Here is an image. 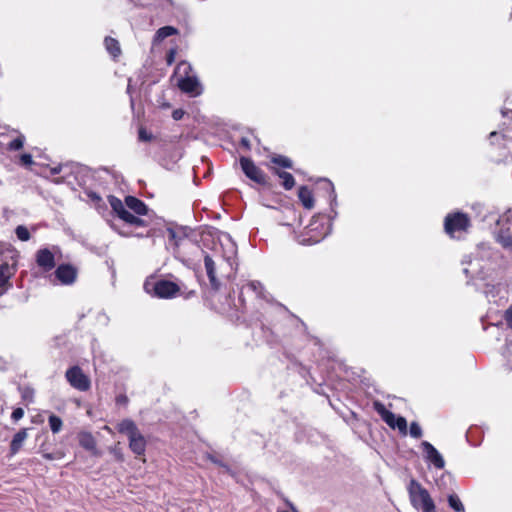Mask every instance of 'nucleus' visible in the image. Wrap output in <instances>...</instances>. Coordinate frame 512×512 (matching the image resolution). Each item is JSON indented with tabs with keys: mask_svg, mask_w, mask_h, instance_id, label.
Returning a JSON list of instances; mask_svg holds the SVG:
<instances>
[{
	"mask_svg": "<svg viewBox=\"0 0 512 512\" xmlns=\"http://www.w3.org/2000/svg\"><path fill=\"white\" fill-rule=\"evenodd\" d=\"M174 79L180 90L191 97H197L202 93V85L193 74L192 67L188 62H180L177 65Z\"/></svg>",
	"mask_w": 512,
	"mask_h": 512,
	"instance_id": "obj_1",
	"label": "nucleus"
},
{
	"mask_svg": "<svg viewBox=\"0 0 512 512\" xmlns=\"http://www.w3.org/2000/svg\"><path fill=\"white\" fill-rule=\"evenodd\" d=\"M119 433L125 434L129 440L130 450L137 456L145 454L147 441L138 429L136 423L131 419H123L117 424Z\"/></svg>",
	"mask_w": 512,
	"mask_h": 512,
	"instance_id": "obj_2",
	"label": "nucleus"
},
{
	"mask_svg": "<svg viewBox=\"0 0 512 512\" xmlns=\"http://www.w3.org/2000/svg\"><path fill=\"white\" fill-rule=\"evenodd\" d=\"M407 491L411 505L421 512H436L435 503L427 489H425L418 481L411 479Z\"/></svg>",
	"mask_w": 512,
	"mask_h": 512,
	"instance_id": "obj_3",
	"label": "nucleus"
},
{
	"mask_svg": "<svg viewBox=\"0 0 512 512\" xmlns=\"http://www.w3.org/2000/svg\"><path fill=\"white\" fill-rule=\"evenodd\" d=\"M214 249L225 261V268L221 267L223 273L229 275L236 269L237 246L235 242L229 234L221 233L218 236V243L215 245Z\"/></svg>",
	"mask_w": 512,
	"mask_h": 512,
	"instance_id": "obj_4",
	"label": "nucleus"
},
{
	"mask_svg": "<svg viewBox=\"0 0 512 512\" xmlns=\"http://www.w3.org/2000/svg\"><path fill=\"white\" fill-rule=\"evenodd\" d=\"M144 290L158 298H172L179 292V287L171 281L151 278L145 281Z\"/></svg>",
	"mask_w": 512,
	"mask_h": 512,
	"instance_id": "obj_5",
	"label": "nucleus"
},
{
	"mask_svg": "<svg viewBox=\"0 0 512 512\" xmlns=\"http://www.w3.org/2000/svg\"><path fill=\"white\" fill-rule=\"evenodd\" d=\"M490 249L488 246L482 245L478 247L476 256L472 259L470 257H466L463 260V264H467V267L463 268V271L466 275L478 276L480 278H484V262H486L490 258Z\"/></svg>",
	"mask_w": 512,
	"mask_h": 512,
	"instance_id": "obj_6",
	"label": "nucleus"
},
{
	"mask_svg": "<svg viewBox=\"0 0 512 512\" xmlns=\"http://www.w3.org/2000/svg\"><path fill=\"white\" fill-rule=\"evenodd\" d=\"M445 231L451 237H460L469 227V219L466 214L456 212L446 216Z\"/></svg>",
	"mask_w": 512,
	"mask_h": 512,
	"instance_id": "obj_7",
	"label": "nucleus"
},
{
	"mask_svg": "<svg viewBox=\"0 0 512 512\" xmlns=\"http://www.w3.org/2000/svg\"><path fill=\"white\" fill-rule=\"evenodd\" d=\"M374 409L389 427L392 429H398L403 435L407 434V421L404 417L396 416L380 402L374 403Z\"/></svg>",
	"mask_w": 512,
	"mask_h": 512,
	"instance_id": "obj_8",
	"label": "nucleus"
},
{
	"mask_svg": "<svg viewBox=\"0 0 512 512\" xmlns=\"http://www.w3.org/2000/svg\"><path fill=\"white\" fill-rule=\"evenodd\" d=\"M497 224L499 226L496 232L497 241L503 247L512 249V210L501 216Z\"/></svg>",
	"mask_w": 512,
	"mask_h": 512,
	"instance_id": "obj_9",
	"label": "nucleus"
},
{
	"mask_svg": "<svg viewBox=\"0 0 512 512\" xmlns=\"http://www.w3.org/2000/svg\"><path fill=\"white\" fill-rule=\"evenodd\" d=\"M65 378L78 391L85 392L90 389L91 381L79 366L70 367L65 373Z\"/></svg>",
	"mask_w": 512,
	"mask_h": 512,
	"instance_id": "obj_10",
	"label": "nucleus"
},
{
	"mask_svg": "<svg viewBox=\"0 0 512 512\" xmlns=\"http://www.w3.org/2000/svg\"><path fill=\"white\" fill-rule=\"evenodd\" d=\"M319 227L318 220L313 218L306 232L299 237L298 242L302 245H312L320 242L328 234L329 227L322 226L321 231Z\"/></svg>",
	"mask_w": 512,
	"mask_h": 512,
	"instance_id": "obj_11",
	"label": "nucleus"
},
{
	"mask_svg": "<svg viewBox=\"0 0 512 512\" xmlns=\"http://www.w3.org/2000/svg\"><path fill=\"white\" fill-rule=\"evenodd\" d=\"M109 204L111 205L114 212L117 213L120 219L125 221L128 224L135 226H143L144 221L139 217L131 214L128 210L125 209L124 204L120 199L114 196L109 197Z\"/></svg>",
	"mask_w": 512,
	"mask_h": 512,
	"instance_id": "obj_12",
	"label": "nucleus"
},
{
	"mask_svg": "<svg viewBox=\"0 0 512 512\" xmlns=\"http://www.w3.org/2000/svg\"><path fill=\"white\" fill-rule=\"evenodd\" d=\"M424 458L426 462L433 465L436 469H443L445 467V460L439 451L428 441L421 443Z\"/></svg>",
	"mask_w": 512,
	"mask_h": 512,
	"instance_id": "obj_13",
	"label": "nucleus"
},
{
	"mask_svg": "<svg viewBox=\"0 0 512 512\" xmlns=\"http://www.w3.org/2000/svg\"><path fill=\"white\" fill-rule=\"evenodd\" d=\"M240 165L244 172V174L251 179L252 181L258 184L265 183V175L264 173L249 159L246 157H241Z\"/></svg>",
	"mask_w": 512,
	"mask_h": 512,
	"instance_id": "obj_14",
	"label": "nucleus"
},
{
	"mask_svg": "<svg viewBox=\"0 0 512 512\" xmlns=\"http://www.w3.org/2000/svg\"><path fill=\"white\" fill-rule=\"evenodd\" d=\"M55 276L63 285H71L76 281L77 269L70 264H62L55 270Z\"/></svg>",
	"mask_w": 512,
	"mask_h": 512,
	"instance_id": "obj_15",
	"label": "nucleus"
},
{
	"mask_svg": "<svg viewBox=\"0 0 512 512\" xmlns=\"http://www.w3.org/2000/svg\"><path fill=\"white\" fill-rule=\"evenodd\" d=\"M36 263L44 271H50L55 266L54 254L47 248H43L36 253Z\"/></svg>",
	"mask_w": 512,
	"mask_h": 512,
	"instance_id": "obj_16",
	"label": "nucleus"
},
{
	"mask_svg": "<svg viewBox=\"0 0 512 512\" xmlns=\"http://www.w3.org/2000/svg\"><path fill=\"white\" fill-rule=\"evenodd\" d=\"M15 273L13 265H9L6 261L0 263V294H2L10 285L9 279Z\"/></svg>",
	"mask_w": 512,
	"mask_h": 512,
	"instance_id": "obj_17",
	"label": "nucleus"
},
{
	"mask_svg": "<svg viewBox=\"0 0 512 512\" xmlns=\"http://www.w3.org/2000/svg\"><path fill=\"white\" fill-rule=\"evenodd\" d=\"M79 444L86 450L90 451L95 456H100L101 453L96 447V441L93 435L89 432H81L78 435Z\"/></svg>",
	"mask_w": 512,
	"mask_h": 512,
	"instance_id": "obj_18",
	"label": "nucleus"
},
{
	"mask_svg": "<svg viewBox=\"0 0 512 512\" xmlns=\"http://www.w3.org/2000/svg\"><path fill=\"white\" fill-rule=\"evenodd\" d=\"M204 266H205L206 273L209 278L211 286L214 289H218L220 286V283L216 277L215 262L209 255H205V257H204Z\"/></svg>",
	"mask_w": 512,
	"mask_h": 512,
	"instance_id": "obj_19",
	"label": "nucleus"
},
{
	"mask_svg": "<svg viewBox=\"0 0 512 512\" xmlns=\"http://www.w3.org/2000/svg\"><path fill=\"white\" fill-rule=\"evenodd\" d=\"M125 205L137 215H145L147 213L146 205L141 200L133 196H127L125 198Z\"/></svg>",
	"mask_w": 512,
	"mask_h": 512,
	"instance_id": "obj_20",
	"label": "nucleus"
},
{
	"mask_svg": "<svg viewBox=\"0 0 512 512\" xmlns=\"http://www.w3.org/2000/svg\"><path fill=\"white\" fill-rule=\"evenodd\" d=\"M27 436L26 429H22L14 435L10 444L11 455H15L20 450Z\"/></svg>",
	"mask_w": 512,
	"mask_h": 512,
	"instance_id": "obj_21",
	"label": "nucleus"
},
{
	"mask_svg": "<svg viewBox=\"0 0 512 512\" xmlns=\"http://www.w3.org/2000/svg\"><path fill=\"white\" fill-rule=\"evenodd\" d=\"M298 197L302 205L306 209H312L314 207V197L312 192L305 186L299 188Z\"/></svg>",
	"mask_w": 512,
	"mask_h": 512,
	"instance_id": "obj_22",
	"label": "nucleus"
},
{
	"mask_svg": "<svg viewBox=\"0 0 512 512\" xmlns=\"http://www.w3.org/2000/svg\"><path fill=\"white\" fill-rule=\"evenodd\" d=\"M104 45L107 50V52L116 59L121 54V48L119 42L112 38V37H106L104 39Z\"/></svg>",
	"mask_w": 512,
	"mask_h": 512,
	"instance_id": "obj_23",
	"label": "nucleus"
},
{
	"mask_svg": "<svg viewBox=\"0 0 512 512\" xmlns=\"http://www.w3.org/2000/svg\"><path fill=\"white\" fill-rule=\"evenodd\" d=\"M178 31L176 28L172 26H164L157 30L155 36H154V43H159L163 41L165 38L177 34Z\"/></svg>",
	"mask_w": 512,
	"mask_h": 512,
	"instance_id": "obj_24",
	"label": "nucleus"
},
{
	"mask_svg": "<svg viewBox=\"0 0 512 512\" xmlns=\"http://www.w3.org/2000/svg\"><path fill=\"white\" fill-rule=\"evenodd\" d=\"M276 173L278 174L279 178L282 179V185L286 190H290L293 188V186L295 185V180L290 173L279 171H276Z\"/></svg>",
	"mask_w": 512,
	"mask_h": 512,
	"instance_id": "obj_25",
	"label": "nucleus"
},
{
	"mask_svg": "<svg viewBox=\"0 0 512 512\" xmlns=\"http://www.w3.org/2000/svg\"><path fill=\"white\" fill-rule=\"evenodd\" d=\"M448 504L456 512H465L464 505L456 494H450L448 496Z\"/></svg>",
	"mask_w": 512,
	"mask_h": 512,
	"instance_id": "obj_26",
	"label": "nucleus"
},
{
	"mask_svg": "<svg viewBox=\"0 0 512 512\" xmlns=\"http://www.w3.org/2000/svg\"><path fill=\"white\" fill-rule=\"evenodd\" d=\"M62 425V420L58 416L54 414L49 416V426L53 433H58L62 429Z\"/></svg>",
	"mask_w": 512,
	"mask_h": 512,
	"instance_id": "obj_27",
	"label": "nucleus"
},
{
	"mask_svg": "<svg viewBox=\"0 0 512 512\" xmlns=\"http://www.w3.org/2000/svg\"><path fill=\"white\" fill-rule=\"evenodd\" d=\"M15 232L18 239L21 241H28L30 239V233L28 229L23 225L17 226Z\"/></svg>",
	"mask_w": 512,
	"mask_h": 512,
	"instance_id": "obj_28",
	"label": "nucleus"
},
{
	"mask_svg": "<svg viewBox=\"0 0 512 512\" xmlns=\"http://www.w3.org/2000/svg\"><path fill=\"white\" fill-rule=\"evenodd\" d=\"M272 162L279 165V166H282L284 168H291L292 167V162L289 158L287 157H284V156H276V157H273L272 158Z\"/></svg>",
	"mask_w": 512,
	"mask_h": 512,
	"instance_id": "obj_29",
	"label": "nucleus"
},
{
	"mask_svg": "<svg viewBox=\"0 0 512 512\" xmlns=\"http://www.w3.org/2000/svg\"><path fill=\"white\" fill-rule=\"evenodd\" d=\"M249 288L257 293L260 297H265L264 295V286L259 281H252L248 284Z\"/></svg>",
	"mask_w": 512,
	"mask_h": 512,
	"instance_id": "obj_30",
	"label": "nucleus"
},
{
	"mask_svg": "<svg viewBox=\"0 0 512 512\" xmlns=\"http://www.w3.org/2000/svg\"><path fill=\"white\" fill-rule=\"evenodd\" d=\"M24 141L25 137L23 135H20L9 143L8 148L10 150H20L24 145Z\"/></svg>",
	"mask_w": 512,
	"mask_h": 512,
	"instance_id": "obj_31",
	"label": "nucleus"
},
{
	"mask_svg": "<svg viewBox=\"0 0 512 512\" xmlns=\"http://www.w3.org/2000/svg\"><path fill=\"white\" fill-rule=\"evenodd\" d=\"M138 138L140 141L149 142L153 139L151 132L147 131L144 127H140L138 131Z\"/></svg>",
	"mask_w": 512,
	"mask_h": 512,
	"instance_id": "obj_32",
	"label": "nucleus"
},
{
	"mask_svg": "<svg viewBox=\"0 0 512 512\" xmlns=\"http://www.w3.org/2000/svg\"><path fill=\"white\" fill-rule=\"evenodd\" d=\"M409 432L414 438H420L422 436V429L417 422L411 423Z\"/></svg>",
	"mask_w": 512,
	"mask_h": 512,
	"instance_id": "obj_33",
	"label": "nucleus"
},
{
	"mask_svg": "<svg viewBox=\"0 0 512 512\" xmlns=\"http://www.w3.org/2000/svg\"><path fill=\"white\" fill-rule=\"evenodd\" d=\"M43 457L46 460H60L64 457V454L61 451H56L54 453H44Z\"/></svg>",
	"mask_w": 512,
	"mask_h": 512,
	"instance_id": "obj_34",
	"label": "nucleus"
},
{
	"mask_svg": "<svg viewBox=\"0 0 512 512\" xmlns=\"http://www.w3.org/2000/svg\"><path fill=\"white\" fill-rule=\"evenodd\" d=\"M24 416V410L22 408H16L11 414V418L14 421L20 420Z\"/></svg>",
	"mask_w": 512,
	"mask_h": 512,
	"instance_id": "obj_35",
	"label": "nucleus"
},
{
	"mask_svg": "<svg viewBox=\"0 0 512 512\" xmlns=\"http://www.w3.org/2000/svg\"><path fill=\"white\" fill-rule=\"evenodd\" d=\"M21 163L25 166H30L33 164V159L30 154H23L20 157Z\"/></svg>",
	"mask_w": 512,
	"mask_h": 512,
	"instance_id": "obj_36",
	"label": "nucleus"
},
{
	"mask_svg": "<svg viewBox=\"0 0 512 512\" xmlns=\"http://www.w3.org/2000/svg\"><path fill=\"white\" fill-rule=\"evenodd\" d=\"M175 56H176V49H170L167 54V57H166V61H167L168 65H171L174 62Z\"/></svg>",
	"mask_w": 512,
	"mask_h": 512,
	"instance_id": "obj_37",
	"label": "nucleus"
},
{
	"mask_svg": "<svg viewBox=\"0 0 512 512\" xmlns=\"http://www.w3.org/2000/svg\"><path fill=\"white\" fill-rule=\"evenodd\" d=\"M505 320L508 326L512 329V307L505 312Z\"/></svg>",
	"mask_w": 512,
	"mask_h": 512,
	"instance_id": "obj_38",
	"label": "nucleus"
},
{
	"mask_svg": "<svg viewBox=\"0 0 512 512\" xmlns=\"http://www.w3.org/2000/svg\"><path fill=\"white\" fill-rule=\"evenodd\" d=\"M110 451L115 455L117 460H119V461L123 460V454L120 449H118L117 447H113L110 449Z\"/></svg>",
	"mask_w": 512,
	"mask_h": 512,
	"instance_id": "obj_39",
	"label": "nucleus"
},
{
	"mask_svg": "<svg viewBox=\"0 0 512 512\" xmlns=\"http://www.w3.org/2000/svg\"><path fill=\"white\" fill-rule=\"evenodd\" d=\"M183 115H184V111L181 110V109H176L172 113V117H173L174 120L182 119Z\"/></svg>",
	"mask_w": 512,
	"mask_h": 512,
	"instance_id": "obj_40",
	"label": "nucleus"
},
{
	"mask_svg": "<svg viewBox=\"0 0 512 512\" xmlns=\"http://www.w3.org/2000/svg\"><path fill=\"white\" fill-rule=\"evenodd\" d=\"M241 145L246 149H250V141L248 140V138L243 137L241 139Z\"/></svg>",
	"mask_w": 512,
	"mask_h": 512,
	"instance_id": "obj_41",
	"label": "nucleus"
},
{
	"mask_svg": "<svg viewBox=\"0 0 512 512\" xmlns=\"http://www.w3.org/2000/svg\"><path fill=\"white\" fill-rule=\"evenodd\" d=\"M507 361H508V364L510 365V369L512 370V351L510 350V348H508L507 350Z\"/></svg>",
	"mask_w": 512,
	"mask_h": 512,
	"instance_id": "obj_42",
	"label": "nucleus"
},
{
	"mask_svg": "<svg viewBox=\"0 0 512 512\" xmlns=\"http://www.w3.org/2000/svg\"><path fill=\"white\" fill-rule=\"evenodd\" d=\"M498 137H499V133L498 132H496V131L491 132L490 136H489L491 143L493 144L494 140L497 139Z\"/></svg>",
	"mask_w": 512,
	"mask_h": 512,
	"instance_id": "obj_43",
	"label": "nucleus"
},
{
	"mask_svg": "<svg viewBox=\"0 0 512 512\" xmlns=\"http://www.w3.org/2000/svg\"><path fill=\"white\" fill-rule=\"evenodd\" d=\"M117 401L118 402H125L126 401V397H118Z\"/></svg>",
	"mask_w": 512,
	"mask_h": 512,
	"instance_id": "obj_44",
	"label": "nucleus"
},
{
	"mask_svg": "<svg viewBox=\"0 0 512 512\" xmlns=\"http://www.w3.org/2000/svg\"><path fill=\"white\" fill-rule=\"evenodd\" d=\"M3 261H4V260H3V253H2V251L0 250V263H1V262H3Z\"/></svg>",
	"mask_w": 512,
	"mask_h": 512,
	"instance_id": "obj_45",
	"label": "nucleus"
},
{
	"mask_svg": "<svg viewBox=\"0 0 512 512\" xmlns=\"http://www.w3.org/2000/svg\"><path fill=\"white\" fill-rule=\"evenodd\" d=\"M327 185L333 189L331 182H327ZM332 192H334V190H332Z\"/></svg>",
	"mask_w": 512,
	"mask_h": 512,
	"instance_id": "obj_46",
	"label": "nucleus"
},
{
	"mask_svg": "<svg viewBox=\"0 0 512 512\" xmlns=\"http://www.w3.org/2000/svg\"><path fill=\"white\" fill-rule=\"evenodd\" d=\"M170 235H171V237H174V236H175V234H174V232H173V231H170Z\"/></svg>",
	"mask_w": 512,
	"mask_h": 512,
	"instance_id": "obj_47",
	"label": "nucleus"
},
{
	"mask_svg": "<svg viewBox=\"0 0 512 512\" xmlns=\"http://www.w3.org/2000/svg\"><path fill=\"white\" fill-rule=\"evenodd\" d=\"M53 172H54V173H58V172H59V170H58V169H54V170H53Z\"/></svg>",
	"mask_w": 512,
	"mask_h": 512,
	"instance_id": "obj_48",
	"label": "nucleus"
}]
</instances>
